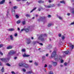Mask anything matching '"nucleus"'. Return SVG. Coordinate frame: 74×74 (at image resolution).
Instances as JSON below:
<instances>
[{
	"label": "nucleus",
	"instance_id": "1",
	"mask_svg": "<svg viewBox=\"0 0 74 74\" xmlns=\"http://www.w3.org/2000/svg\"><path fill=\"white\" fill-rule=\"evenodd\" d=\"M56 51H53V52L52 53L51 55V58H54V60H58V55L56 54Z\"/></svg>",
	"mask_w": 74,
	"mask_h": 74
},
{
	"label": "nucleus",
	"instance_id": "2",
	"mask_svg": "<svg viewBox=\"0 0 74 74\" xmlns=\"http://www.w3.org/2000/svg\"><path fill=\"white\" fill-rule=\"evenodd\" d=\"M70 53H71L69 52L68 51H64L63 53V57H65L66 55H68V54H70Z\"/></svg>",
	"mask_w": 74,
	"mask_h": 74
},
{
	"label": "nucleus",
	"instance_id": "3",
	"mask_svg": "<svg viewBox=\"0 0 74 74\" xmlns=\"http://www.w3.org/2000/svg\"><path fill=\"white\" fill-rule=\"evenodd\" d=\"M43 36H40V35L39 36V37L38 38V40H40L41 41H42L43 42V41H45V38H43Z\"/></svg>",
	"mask_w": 74,
	"mask_h": 74
},
{
	"label": "nucleus",
	"instance_id": "4",
	"mask_svg": "<svg viewBox=\"0 0 74 74\" xmlns=\"http://www.w3.org/2000/svg\"><path fill=\"white\" fill-rule=\"evenodd\" d=\"M16 53V52L14 51H11L10 52L8 53V54L9 55H12Z\"/></svg>",
	"mask_w": 74,
	"mask_h": 74
},
{
	"label": "nucleus",
	"instance_id": "5",
	"mask_svg": "<svg viewBox=\"0 0 74 74\" xmlns=\"http://www.w3.org/2000/svg\"><path fill=\"white\" fill-rule=\"evenodd\" d=\"M47 17H44V16L41 17L39 19H38V21H39V22H40V21H43L44 19H45Z\"/></svg>",
	"mask_w": 74,
	"mask_h": 74
},
{
	"label": "nucleus",
	"instance_id": "6",
	"mask_svg": "<svg viewBox=\"0 0 74 74\" xmlns=\"http://www.w3.org/2000/svg\"><path fill=\"white\" fill-rule=\"evenodd\" d=\"M19 67H24L25 68H29L28 65H19Z\"/></svg>",
	"mask_w": 74,
	"mask_h": 74
},
{
	"label": "nucleus",
	"instance_id": "7",
	"mask_svg": "<svg viewBox=\"0 0 74 74\" xmlns=\"http://www.w3.org/2000/svg\"><path fill=\"white\" fill-rule=\"evenodd\" d=\"M32 42V41L30 40V39L28 38L27 39V44H30Z\"/></svg>",
	"mask_w": 74,
	"mask_h": 74
},
{
	"label": "nucleus",
	"instance_id": "8",
	"mask_svg": "<svg viewBox=\"0 0 74 74\" xmlns=\"http://www.w3.org/2000/svg\"><path fill=\"white\" fill-rule=\"evenodd\" d=\"M12 15H13V16L15 15V12L14 9H12Z\"/></svg>",
	"mask_w": 74,
	"mask_h": 74
},
{
	"label": "nucleus",
	"instance_id": "9",
	"mask_svg": "<svg viewBox=\"0 0 74 74\" xmlns=\"http://www.w3.org/2000/svg\"><path fill=\"white\" fill-rule=\"evenodd\" d=\"M30 56V55H26V54L25 53L23 55V56L24 58L25 57H29Z\"/></svg>",
	"mask_w": 74,
	"mask_h": 74
},
{
	"label": "nucleus",
	"instance_id": "10",
	"mask_svg": "<svg viewBox=\"0 0 74 74\" xmlns=\"http://www.w3.org/2000/svg\"><path fill=\"white\" fill-rule=\"evenodd\" d=\"M3 62H7V58H1L0 59Z\"/></svg>",
	"mask_w": 74,
	"mask_h": 74
},
{
	"label": "nucleus",
	"instance_id": "11",
	"mask_svg": "<svg viewBox=\"0 0 74 74\" xmlns=\"http://www.w3.org/2000/svg\"><path fill=\"white\" fill-rule=\"evenodd\" d=\"M47 34H41L40 35V37H42V36L44 38L45 37H47Z\"/></svg>",
	"mask_w": 74,
	"mask_h": 74
},
{
	"label": "nucleus",
	"instance_id": "12",
	"mask_svg": "<svg viewBox=\"0 0 74 74\" xmlns=\"http://www.w3.org/2000/svg\"><path fill=\"white\" fill-rule=\"evenodd\" d=\"M69 46L70 48H71V49H73V48H74V45L71 44H70L69 45Z\"/></svg>",
	"mask_w": 74,
	"mask_h": 74
},
{
	"label": "nucleus",
	"instance_id": "13",
	"mask_svg": "<svg viewBox=\"0 0 74 74\" xmlns=\"http://www.w3.org/2000/svg\"><path fill=\"white\" fill-rule=\"evenodd\" d=\"M25 33H28L29 32V29L28 28H25Z\"/></svg>",
	"mask_w": 74,
	"mask_h": 74
},
{
	"label": "nucleus",
	"instance_id": "14",
	"mask_svg": "<svg viewBox=\"0 0 74 74\" xmlns=\"http://www.w3.org/2000/svg\"><path fill=\"white\" fill-rule=\"evenodd\" d=\"M38 3H39V4H40V3H44V1H43L42 0H39L38 1Z\"/></svg>",
	"mask_w": 74,
	"mask_h": 74
},
{
	"label": "nucleus",
	"instance_id": "15",
	"mask_svg": "<svg viewBox=\"0 0 74 74\" xmlns=\"http://www.w3.org/2000/svg\"><path fill=\"white\" fill-rule=\"evenodd\" d=\"M33 44H34V45H35L37 43H39V42H38V41H34L32 42Z\"/></svg>",
	"mask_w": 74,
	"mask_h": 74
},
{
	"label": "nucleus",
	"instance_id": "16",
	"mask_svg": "<svg viewBox=\"0 0 74 74\" xmlns=\"http://www.w3.org/2000/svg\"><path fill=\"white\" fill-rule=\"evenodd\" d=\"M49 70H52V65H49Z\"/></svg>",
	"mask_w": 74,
	"mask_h": 74
},
{
	"label": "nucleus",
	"instance_id": "17",
	"mask_svg": "<svg viewBox=\"0 0 74 74\" xmlns=\"http://www.w3.org/2000/svg\"><path fill=\"white\" fill-rule=\"evenodd\" d=\"M12 48V46H9L7 47V49H11Z\"/></svg>",
	"mask_w": 74,
	"mask_h": 74
},
{
	"label": "nucleus",
	"instance_id": "18",
	"mask_svg": "<svg viewBox=\"0 0 74 74\" xmlns=\"http://www.w3.org/2000/svg\"><path fill=\"white\" fill-rule=\"evenodd\" d=\"M5 2V0H3L1 2H0V4H3V3H4Z\"/></svg>",
	"mask_w": 74,
	"mask_h": 74
},
{
	"label": "nucleus",
	"instance_id": "19",
	"mask_svg": "<svg viewBox=\"0 0 74 74\" xmlns=\"http://www.w3.org/2000/svg\"><path fill=\"white\" fill-rule=\"evenodd\" d=\"M26 17H27L28 18H30V16H31L29 14H26Z\"/></svg>",
	"mask_w": 74,
	"mask_h": 74
},
{
	"label": "nucleus",
	"instance_id": "20",
	"mask_svg": "<svg viewBox=\"0 0 74 74\" xmlns=\"http://www.w3.org/2000/svg\"><path fill=\"white\" fill-rule=\"evenodd\" d=\"M51 25H53V24H52V23H50L47 26L48 27H50V26H51Z\"/></svg>",
	"mask_w": 74,
	"mask_h": 74
},
{
	"label": "nucleus",
	"instance_id": "21",
	"mask_svg": "<svg viewBox=\"0 0 74 74\" xmlns=\"http://www.w3.org/2000/svg\"><path fill=\"white\" fill-rule=\"evenodd\" d=\"M45 57L44 56H43L42 57V59L43 60H45Z\"/></svg>",
	"mask_w": 74,
	"mask_h": 74
},
{
	"label": "nucleus",
	"instance_id": "22",
	"mask_svg": "<svg viewBox=\"0 0 74 74\" xmlns=\"http://www.w3.org/2000/svg\"><path fill=\"white\" fill-rule=\"evenodd\" d=\"M53 64H54V65H57V64H58V63L56 62H53Z\"/></svg>",
	"mask_w": 74,
	"mask_h": 74
},
{
	"label": "nucleus",
	"instance_id": "23",
	"mask_svg": "<svg viewBox=\"0 0 74 74\" xmlns=\"http://www.w3.org/2000/svg\"><path fill=\"white\" fill-rule=\"evenodd\" d=\"M1 71L2 72H4V67H3L1 69Z\"/></svg>",
	"mask_w": 74,
	"mask_h": 74
},
{
	"label": "nucleus",
	"instance_id": "24",
	"mask_svg": "<svg viewBox=\"0 0 74 74\" xmlns=\"http://www.w3.org/2000/svg\"><path fill=\"white\" fill-rule=\"evenodd\" d=\"M14 28H11L8 29L9 31H14Z\"/></svg>",
	"mask_w": 74,
	"mask_h": 74
},
{
	"label": "nucleus",
	"instance_id": "25",
	"mask_svg": "<svg viewBox=\"0 0 74 74\" xmlns=\"http://www.w3.org/2000/svg\"><path fill=\"white\" fill-rule=\"evenodd\" d=\"M32 71H29L27 72V74H31Z\"/></svg>",
	"mask_w": 74,
	"mask_h": 74
},
{
	"label": "nucleus",
	"instance_id": "26",
	"mask_svg": "<svg viewBox=\"0 0 74 74\" xmlns=\"http://www.w3.org/2000/svg\"><path fill=\"white\" fill-rule=\"evenodd\" d=\"M61 3H63V4H65V1H60Z\"/></svg>",
	"mask_w": 74,
	"mask_h": 74
},
{
	"label": "nucleus",
	"instance_id": "27",
	"mask_svg": "<svg viewBox=\"0 0 74 74\" xmlns=\"http://www.w3.org/2000/svg\"><path fill=\"white\" fill-rule=\"evenodd\" d=\"M69 62H65L64 63V65H69Z\"/></svg>",
	"mask_w": 74,
	"mask_h": 74
},
{
	"label": "nucleus",
	"instance_id": "28",
	"mask_svg": "<svg viewBox=\"0 0 74 74\" xmlns=\"http://www.w3.org/2000/svg\"><path fill=\"white\" fill-rule=\"evenodd\" d=\"M10 37L11 40H13V37H12V35H11Z\"/></svg>",
	"mask_w": 74,
	"mask_h": 74
},
{
	"label": "nucleus",
	"instance_id": "29",
	"mask_svg": "<svg viewBox=\"0 0 74 74\" xmlns=\"http://www.w3.org/2000/svg\"><path fill=\"white\" fill-rule=\"evenodd\" d=\"M65 38V37L64 36H62V40H64Z\"/></svg>",
	"mask_w": 74,
	"mask_h": 74
},
{
	"label": "nucleus",
	"instance_id": "30",
	"mask_svg": "<svg viewBox=\"0 0 74 74\" xmlns=\"http://www.w3.org/2000/svg\"><path fill=\"white\" fill-rule=\"evenodd\" d=\"M9 11V10H8L7 11V14H6V16H7V17H8V15H9V12H8Z\"/></svg>",
	"mask_w": 74,
	"mask_h": 74
},
{
	"label": "nucleus",
	"instance_id": "31",
	"mask_svg": "<svg viewBox=\"0 0 74 74\" xmlns=\"http://www.w3.org/2000/svg\"><path fill=\"white\" fill-rule=\"evenodd\" d=\"M21 23V21L18 20L17 22V24H19V23Z\"/></svg>",
	"mask_w": 74,
	"mask_h": 74
},
{
	"label": "nucleus",
	"instance_id": "32",
	"mask_svg": "<svg viewBox=\"0 0 74 74\" xmlns=\"http://www.w3.org/2000/svg\"><path fill=\"white\" fill-rule=\"evenodd\" d=\"M17 8V7L15 6L13 7V10H16Z\"/></svg>",
	"mask_w": 74,
	"mask_h": 74
},
{
	"label": "nucleus",
	"instance_id": "33",
	"mask_svg": "<svg viewBox=\"0 0 74 74\" xmlns=\"http://www.w3.org/2000/svg\"><path fill=\"white\" fill-rule=\"evenodd\" d=\"M51 5V7H55V5L53 4H52V5L50 4Z\"/></svg>",
	"mask_w": 74,
	"mask_h": 74
},
{
	"label": "nucleus",
	"instance_id": "34",
	"mask_svg": "<svg viewBox=\"0 0 74 74\" xmlns=\"http://www.w3.org/2000/svg\"><path fill=\"white\" fill-rule=\"evenodd\" d=\"M49 74H53V72L52 71H51L49 72Z\"/></svg>",
	"mask_w": 74,
	"mask_h": 74
},
{
	"label": "nucleus",
	"instance_id": "35",
	"mask_svg": "<svg viewBox=\"0 0 74 74\" xmlns=\"http://www.w3.org/2000/svg\"><path fill=\"white\" fill-rule=\"evenodd\" d=\"M19 65H25V64H22V63H20L19 64Z\"/></svg>",
	"mask_w": 74,
	"mask_h": 74
},
{
	"label": "nucleus",
	"instance_id": "36",
	"mask_svg": "<svg viewBox=\"0 0 74 74\" xmlns=\"http://www.w3.org/2000/svg\"><path fill=\"white\" fill-rule=\"evenodd\" d=\"M25 51H26L25 49H22V51L23 52H25Z\"/></svg>",
	"mask_w": 74,
	"mask_h": 74
},
{
	"label": "nucleus",
	"instance_id": "37",
	"mask_svg": "<svg viewBox=\"0 0 74 74\" xmlns=\"http://www.w3.org/2000/svg\"><path fill=\"white\" fill-rule=\"evenodd\" d=\"M15 16H16V18H19V16H18V15L17 14Z\"/></svg>",
	"mask_w": 74,
	"mask_h": 74
},
{
	"label": "nucleus",
	"instance_id": "38",
	"mask_svg": "<svg viewBox=\"0 0 74 74\" xmlns=\"http://www.w3.org/2000/svg\"><path fill=\"white\" fill-rule=\"evenodd\" d=\"M58 18L60 19L61 20H62V18L60 16H58Z\"/></svg>",
	"mask_w": 74,
	"mask_h": 74
},
{
	"label": "nucleus",
	"instance_id": "39",
	"mask_svg": "<svg viewBox=\"0 0 74 74\" xmlns=\"http://www.w3.org/2000/svg\"><path fill=\"white\" fill-rule=\"evenodd\" d=\"M70 25H74V21H73V22L71 23Z\"/></svg>",
	"mask_w": 74,
	"mask_h": 74
},
{
	"label": "nucleus",
	"instance_id": "40",
	"mask_svg": "<svg viewBox=\"0 0 74 74\" xmlns=\"http://www.w3.org/2000/svg\"><path fill=\"white\" fill-rule=\"evenodd\" d=\"M48 47L49 48H52V46L51 45H49L48 46Z\"/></svg>",
	"mask_w": 74,
	"mask_h": 74
},
{
	"label": "nucleus",
	"instance_id": "41",
	"mask_svg": "<svg viewBox=\"0 0 74 74\" xmlns=\"http://www.w3.org/2000/svg\"><path fill=\"white\" fill-rule=\"evenodd\" d=\"M22 23L23 25H25V23H26V22L25 21H23L22 22Z\"/></svg>",
	"mask_w": 74,
	"mask_h": 74
},
{
	"label": "nucleus",
	"instance_id": "42",
	"mask_svg": "<svg viewBox=\"0 0 74 74\" xmlns=\"http://www.w3.org/2000/svg\"><path fill=\"white\" fill-rule=\"evenodd\" d=\"M22 70L24 72H26V69H22Z\"/></svg>",
	"mask_w": 74,
	"mask_h": 74
},
{
	"label": "nucleus",
	"instance_id": "43",
	"mask_svg": "<svg viewBox=\"0 0 74 74\" xmlns=\"http://www.w3.org/2000/svg\"><path fill=\"white\" fill-rule=\"evenodd\" d=\"M48 8H51V4L50 5H48Z\"/></svg>",
	"mask_w": 74,
	"mask_h": 74
},
{
	"label": "nucleus",
	"instance_id": "44",
	"mask_svg": "<svg viewBox=\"0 0 74 74\" xmlns=\"http://www.w3.org/2000/svg\"><path fill=\"white\" fill-rule=\"evenodd\" d=\"M24 30L25 31V29H23L21 30V32H20V33H21V32H23Z\"/></svg>",
	"mask_w": 74,
	"mask_h": 74
},
{
	"label": "nucleus",
	"instance_id": "45",
	"mask_svg": "<svg viewBox=\"0 0 74 74\" xmlns=\"http://www.w3.org/2000/svg\"><path fill=\"white\" fill-rule=\"evenodd\" d=\"M47 17H48V18H51V15H49L47 16Z\"/></svg>",
	"mask_w": 74,
	"mask_h": 74
},
{
	"label": "nucleus",
	"instance_id": "46",
	"mask_svg": "<svg viewBox=\"0 0 74 74\" xmlns=\"http://www.w3.org/2000/svg\"><path fill=\"white\" fill-rule=\"evenodd\" d=\"M17 36H18V34L17 33H16L14 34V36H15V37H16Z\"/></svg>",
	"mask_w": 74,
	"mask_h": 74
},
{
	"label": "nucleus",
	"instance_id": "47",
	"mask_svg": "<svg viewBox=\"0 0 74 74\" xmlns=\"http://www.w3.org/2000/svg\"><path fill=\"white\" fill-rule=\"evenodd\" d=\"M57 5L58 7H59V6H60V5H60V3H58L57 4Z\"/></svg>",
	"mask_w": 74,
	"mask_h": 74
},
{
	"label": "nucleus",
	"instance_id": "48",
	"mask_svg": "<svg viewBox=\"0 0 74 74\" xmlns=\"http://www.w3.org/2000/svg\"><path fill=\"white\" fill-rule=\"evenodd\" d=\"M3 47V45H0V48H1V47Z\"/></svg>",
	"mask_w": 74,
	"mask_h": 74
},
{
	"label": "nucleus",
	"instance_id": "49",
	"mask_svg": "<svg viewBox=\"0 0 74 74\" xmlns=\"http://www.w3.org/2000/svg\"><path fill=\"white\" fill-rule=\"evenodd\" d=\"M11 73L12 74H15V73L14 71L12 72Z\"/></svg>",
	"mask_w": 74,
	"mask_h": 74
},
{
	"label": "nucleus",
	"instance_id": "50",
	"mask_svg": "<svg viewBox=\"0 0 74 74\" xmlns=\"http://www.w3.org/2000/svg\"><path fill=\"white\" fill-rule=\"evenodd\" d=\"M34 64L35 65H38V63L36 62H35Z\"/></svg>",
	"mask_w": 74,
	"mask_h": 74
},
{
	"label": "nucleus",
	"instance_id": "51",
	"mask_svg": "<svg viewBox=\"0 0 74 74\" xmlns=\"http://www.w3.org/2000/svg\"><path fill=\"white\" fill-rule=\"evenodd\" d=\"M44 6L46 8H48V5H45Z\"/></svg>",
	"mask_w": 74,
	"mask_h": 74
},
{
	"label": "nucleus",
	"instance_id": "52",
	"mask_svg": "<svg viewBox=\"0 0 74 74\" xmlns=\"http://www.w3.org/2000/svg\"><path fill=\"white\" fill-rule=\"evenodd\" d=\"M49 3H52V1H51V0H49Z\"/></svg>",
	"mask_w": 74,
	"mask_h": 74
},
{
	"label": "nucleus",
	"instance_id": "53",
	"mask_svg": "<svg viewBox=\"0 0 74 74\" xmlns=\"http://www.w3.org/2000/svg\"><path fill=\"white\" fill-rule=\"evenodd\" d=\"M62 36V35L60 34H58V36H59V37H61V36Z\"/></svg>",
	"mask_w": 74,
	"mask_h": 74
},
{
	"label": "nucleus",
	"instance_id": "54",
	"mask_svg": "<svg viewBox=\"0 0 74 74\" xmlns=\"http://www.w3.org/2000/svg\"><path fill=\"white\" fill-rule=\"evenodd\" d=\"M39 44H40L41 45H42H42H43V44H42V43H39Z\"/></svg>",
	"mask_w": 74,
	"mask_h": 74
},
{
	"label": "nucleus",
	"instance_id": "55",
	"mask_svg": "<svg viewBox=\"0 0 74 74\" xmlns=\"http://www.w3.org/2000/svg\"><path fill=\"white\" fill-rule=\"evenodd\" d=\"M0 54L1 55H3V53H2L1 52V51H0Z\"/></svg>",
	"mask_w": 74,
	"mask_h": 74
},
{
	"label": "nucleus",
	"instance_id": "56",
	"mask_svg": "<svg viewBox=\"0 0 74 74\" xmlns=\"http://www.w3.org/2000/svg\"><path fill=\"white\" fill-rule=\"evenodd\" d=\"M58 58L59 59H62V57H61V56H59Z\"/></svg>",
	"mask_w": 74,
	"mask_h": 74
},
{
	"label": "nucleus",
	"instance_id": "57",
	"mask_svg": "<svg viewBox=\"0 0 74 74\" xmlns=\"http://www.w3.org/2000/svg\"><path fill=\"white\" fill-rule=\"evenodd\" d=\"M38 11H41V9H40V8H38Z\"/></svg>",
	"mask_w": 74,
	"mask_h": 74
},
{
	"label": "nucleus",
	"instance_id": "58",
	"mask_svg": "<svg viewBox=\"0 0 74 74\" xmlns=\"http://www.w3.org/2000/svg\"><path fill=\"white\" fill-rule=\"evenodd\" d=\"M61 63H63V60H61Z\"/></svg>",
	"mask_w": 74,
	"mask_h": 74
},
{
	"label": "nucleus",
	"instance_id": "59",
	"mask_svg": "<svg viewBox=\"0 0 74 74\" xmlns=\"http://www.w3.org/2000/svg\"><path fill=\"white\" fill-rule=\"evenodd\" d=\"M36 8H35L33 9V10L34 11V10H35L36 9Z\"/></svg>",
	"mask_w": 74,
	"mask_h": 74
},
{
	"label": "nucleus",
	"instance_id": "60",
	"mask_svg": "<svg viewBox=\"0 0 74 74\" xmlns=\"http://www.w3.org/2000/svg\"><path fill=\"white\" fill-rule=\"evenodd\" d=\"M67 15L68 16H70V13H68L67 14Z\"/></svg>",
	"mask_w": 74,
	"mask_h": 74
},
{
	"label": "nucleus",
	"instance_id": "61",
	"mask_svg": "<svg viewBox=\"0 0 74 74\" xmlns=\"http://www.w3.org/2000/svg\"><path fill=\"white\" fill-rule=\"evenodd\" d=\"M29 63H32L33 62V61L31 60V61H29Z\"/></svg>",
	"mask_w": 74,
	"mask_h": 74
},
{
	"label": "nucleus",
	"instance_id": "62",
	"mask_svg": "<svg viewBox=\"0 0 74 74\" xmlns=\"http://www.w3.org/2000/svg\"><path fill=\"white\" fill-rule=\"evenodd\" d=\"M48 54H46V56L47 57H48Z\"/></svg>",
	"mask_w": 74,
	"mask_h": 74
},
{
	"label": "nucleus",
	"instance_id": "63",
	"mask_svg": "<svg viewBox=\"0 0 74 74\" xmlns=\"http://www.w3.org/2000/svg\"><path fill=\"white\" fill-rule=\"evenodd\" d=\"M35 16L36 17H38V15L36 14L35 15Z\"/></svg>",
	"mask_w": 74,
	"mask_h": 74
},
{
	"label": "nucleus",
	"instance_id": "64",
	"mask_svg": "<svg viewBox=\"0 0 74 74\" xmlns=\"http://www.w3.org/2000/svg\"><path fill=\"white\" fill-rule=\"evenodd\" d=\"M5 64L6 65H10V64L9 63H7Z\"/></svg>",
	"mask_w": 74,
	"mask_h": 74
}]
</instances>
